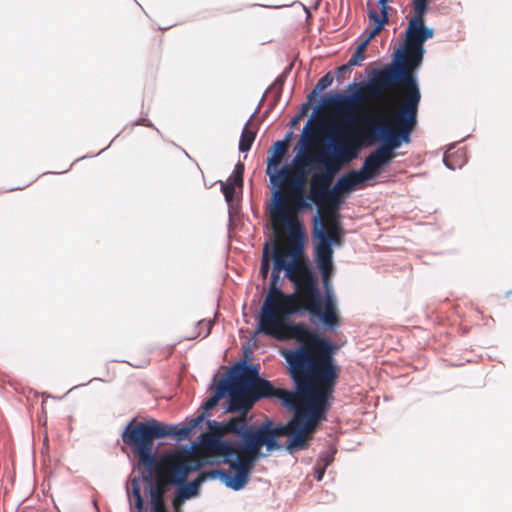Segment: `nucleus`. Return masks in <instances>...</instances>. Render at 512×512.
Masks as SVG:
<instances>
[{
  "label": "nucleus",
  "mask_w": 512,
  "mask_h": 512,
  "mask_svg": "<svg viewBox=\"0 0 512 512\" xmlns=\"http://www.w3.org/2000/svg\"><path fill=\"white\" fill-rule=\"evenodd\" d=\"M112 142H113V140H112L110 143H112ZM110 145H111V144H109L107 147L103 148V149H102L100 152H98L97 154L92 155L91 157H95V156L100 155L102 152L106 151V150L109 148V146H110Z\"/></svg>",
  "instance_id": "nucleus-41"
},
{
  "label": "nucleus",
  "mask_w": 512,
  "mask_h": 512,
  "mask_svg": "<svg viewBox=\"0 0 512 512\" xmlns=\"http://www.w3.org/2000/svg\"><path fill=\"white\" fill-rule=\"evenodd\" d=\"M239 332H240V336H241V338H242V337H243V335H242V334L244 333L243 329H240V331H239Z\"/></svg>",
  "instance_id": "nucleus-45"
},
{
  "label": "nucleus",
  "mask_w": 512,
  "mask_h": 512,
  "mask_svg": "<svg viewBox=\"0 0 512 512\" xmlns=\"http://www.w3.org/2000/svg\"><path fill=\"white\" fill-rule=\"evenodd\" d=\"M245 166L241 161L234 166L233 172L225 181H217L220 184V190L224 195L228 206V228H236L240 220V201L243 190V174Z\"/></svg>",
  "instance_id": "nucleus-14"
},
{
  "label": "nucleus",
  "mask_w": 512,
  "mask_h": 512,
  "mask_svg": "<svg viewBox=\"0 0 512 512\" xmlns=\"http://www.w3.org/2000/svg\"><path fill=\"white\" fill-rule=\"evenodd\" d=\"M158 468L159 462H157V465L143 467L142 470V479L143 482H145L148 486V493L150 498H152V495L155 493L158 494L157 496H159V498H164V493L166 491L164 486L159 485V483H153V472Z\"/></svg>",
  "instance_id": "nucleus-21"
},
{
  "label": "nucleus",
  "mask_w": 512,
  "mask_h": 512,
  "mask_svg": "<svg viewBox=\"0 0 512 512\" xmlns=\"http://www.w3.org/2000/svg\"><path fill=\"white\" fill-rule=\"evenodd\" d=\"M390 112L383 115H375L365 119L366 124L370 127L367 132L364 131H345L343 134L345 136V141L340 143L336 147V153L333 157L329 158L327 163H332L333 166L340 164H346L351 162L353 159L357 157L358 149L363 144V139L366 137H371L376 140L372 135L373 129L379 125H388L393 127V124L387 119V115Z\"/></svg>",
  "instance_id": "nucleus-13"
},
{
  "label": "nucleus",
  "mask_w": 512,
  "mask_h": 512,
  "mask_svg": "<svg viewBox=\"0 0 512 512\" xmlns=\"http://www.w3.org/2000/svg\"><path fill=\"white\" fill-rule=\"evenodd\" d=\"M206 424H207V428L210 431H214V432H218V433H221L223 431L229 432L230 425H231V424H229V420L228 421H217V420H211V419H207Z\"/></svg>",
  "instance_id": "nucleus-26"
},
{
  "label": "nucleus",
  "mask_w": 512,
  "mask_h": 512,
  "mask_svg": "<svg viewBox=\"0 0 512 512\" xmlns=\"http://www.w3.org/2000/svg\"><path fill=\"white\" fill-rule=\"evenodd\" d=\"M134 126H146L155 129L158 133L160 131L154 126V124L148 118H139L134 123Z\"/></svg>",
  "instance_id": "nucleus-34"
},
{
  "label": "nucleus",
  "mask_w": 512,
  "mask_h": 512,
  "mask_svg": "<svg viewBox=\"0 0 512 512\" xmlns=\"http://www.w3.org/2000/svg\"><path fill=\"white\" fill-rule=\"evenodd\" d=\"M288 149V144L285 141H277L273 147V155L268 160L267 173L271 174L272 167H277Z\"/></svg>",
  "instance_id": "nucleus-23"
},
{
  "label": "nucleus",
  "mask_w": 512,
  "mask_h": 512,
  "mask_svg": "<svg viewBox=\"0 0 512 512\" xmlns=\"http://www.w3.org/2000/svg\"><path fill=\"white\" fill-rule=\"evenodd\" d=\"M212 325H213V321H211V320H199L197 322V327L199 328V332L196 335V337L197 336H202V338L207 337L211 332ZM194 338H195V336L190 337V339H194Z\"/></svg>",
  "instance_id": "nucleus-28"
},
{
  "label": "nucleus",
  "mask_w": 512,
  "mask_h": 512,
  "mask_svg": "<svg viewBox=\"0 0 512 512\" xmlns=\"http://www.w3.org/2000/svg\"><path fill=\"white\" fill-rule=\"evenodd\" d=\"M215 465H228V469L217 468L208 471L209 480H220L227 488L234 491L243 489L248 481L256 460L227 453H214Z\"/></svg>",
  "instance_id": "nucleus-12"
},
{
  "label": "nucleus",
  "mask_w": 512,
  "mask_h": 512,
  "mask_svg": "<svg viewBox=\"0 0 512 512\" xmlns=\"http://www.w3.org/2000/svg\"><path fill=\"white\" fill-rule=\"evenodd\" d=\"M364 58L365 57L362 53H358L355 51L352 57L349 59V61L346 64L342 65V69H346L345 67H354L360 65Z\"/></svg>",
  "instance_id": "nucleus-33"
},
{
  "label": "nucleus",
  "mask_w": 512,
  "mask_h": 512,
  "mask_svg": "<svg viewBox=\"0 0 512 512\" xmlns=\"http://www.w3.org/2000/svg\"><path fill=\"white\" fill-rule=\"evenodd\" d=\"M388 6L387 4H384V6H381V11L378 12L375 9H371L368 12V16L371 21L374 22L375 26L371 30H366L367 36L366 38L357 46L356 52L362 53L364 55V52L367 49L368 44L370 41L378 35L381 30L384 28V26L388 23V12H387Z\"/></svg>",
  "instance_id": "nucleus-19"
},
{
  "label": "nucleus",
  "mask_w": 512,
  "mask_h": 512,
  "mask_svg": "<svg viewBox=\"0 0 512 512\" xmlns=\"http://www.w3.org/2000/svg\"><path fill=\"white\" fill-rule=\"evenodd\" d=\"M208 471H201L196 478L191 481L188 480H170L169 483L173 486V498L171 504L177 510L187 500L196 498L200 495L201 486L204 482L209 480Z\"/></svg>",
  "instance_id": "nucleus-15"
},
{
  "label": "nucleus",
  "mask_w": 512,
  "mask_h": 512,
  "mask_svg": "<svg viewBox=\"0 0 512 512\" xmlns=\"http://www.w3.org/2000/svg\"><path fill=\"white\" fill-rule=\"evenodd\" d=\"M169 437L168 426L154 418L136 422L135 418L124 427L121 438L130 447L139 467L157 465V447L154 440Z\"/></svg>",
  "instance_id": "nucleus-9"
},
{
  "label": "nucleus",
  "mask_w": 512,
  "mask_h": 512,
  "mask_svg": "<svg viewBox=\"0 0 512 512\" xmlns=\"http://www.w3.org/2000/svg\"><path fill=\"white\" fill-rule=\"evenodd\" d=\"M310 124H311V121H309V122L306 124V126L304 127V130H303V133H304V139H303V141H305V142L308 140V138H309V137H314V136H315V133H316L315 129H313V130H312V131H310V132H308V131H307V128H308V126H309Z\"/></svg>",
  "instance_id": "nucleus-38"
},
{
  "label": "nucleus",
  "mask_w": 512,
  "mask_h": 512,
  "mask_svg": "<svg viewBox=\"0 0 512 512\" xmlns=\"http://www.w3.org/2000/svg\"><path fill=\"white\" fill-rule=\"evenodd\" d=\"M209 413L202 412L198 416L190 419L186 424H167L169 437L177 442H181L190 438L191 434L203 427V423L207 420Z\"/></svg>",
  "instance_id": "nucleus-17"
},
{
  "label": "nucleus",
  "mask_w": 512,
  "mask_h": 512,
  "mask_svg": "<svg viewBox=\"0 0 512 512\" xmlns=\"http://www.w3.org/2000/svg\"><path fill=\"white\" fill-rule=\"evenodd\" d=\"M333 82V76L331 73H327L324 76H322L319 81L317 82L314 92H321L325 90L328 86H330Z\"/></svg>",
  "instance_id": "nucleus-29"
},
{
  "label": "nucleus",
  "mask_w": 512,
  "mask_h": 512,
  "mask_svg": "<svg viewBox=\"0 0 512 512\" xmlns=\"http://www.w3.org/2000/svg\"><path fill=\"white\" fill-rule=\"evenodd\" d=\"M87 156H84V157H81V158H77L72 164L69 165V167L63 171V173L67 172L70 168H72L73 164L81 159H84L86 158Z\"/></svg>",
  "instance_id": "nucleus-40"
},
{
  "label": "nucleus",
  "mask_w": 512,
  "mask_h": 512,
  "mask_svg": "<svg viewBox=\"0 0 512 512\" xmlns=\"http://www.w3.org/2000/svg\"><path fill=\"white\" fill-rule=\"evenodd\" d=\"M430 0H412V8L415 14H426Z\"/></svg>",
  "instance_id": "nucleus-30"
},
{
  "label": "nucleus",
  "mask_w": 512,
  "mask_h": 512,
  "mask_svg": "<svg viewBox=\"0 0 512 512\" xmlns=\"http://www.w3.org/2000/svg\"><path fill=\"white\" fill-rule=\"evenodd\" d=\"M338 170V165L333 166L332 163H326L325 171L316 172L312 175L310 196L316 204H319L321 198L331 190L330 186Z\"/></svg>",
  "instance_id": "nucleus-16"
},
{
  "label": "nucleus",
  "mask_w": 512,
  "mask_h": 512,
  "mask_svg": "<svg viewBox=\"0 0 512 512\" xmlns=\"http://www.w3.org/2000/svg\"><path fill=\"white\" fill-rule=\"evenodd\" d=\"M346 69H342V66L338 67L337 70H336V77L338 80H341L342 78H344V75L346 73H349L351 71V68L352 67H345Z\"/></svg>",
  "instance_id": "nucleus-37"
},
{
  "label": "nucleus",
  "mask_w": 512,
  "mask_h": 512,
  "mask_svg": "<svg viewBox=\"0 0 512 512\" xmlns=\"http://www.w3.org/2000/svg\"><path fill=\"white\" fill-rule=\"evenodd\" d=\"M260 331L279 340L293 339L301 343L300 347L283 352L295 388L333 400L339 367L333 358L335 347L330 341L319 337L302 323H288L275 315L261 318L258 333Z\"/></svg>",
  "instance_id": "nucleus-2"
},
{
  "label": "nucleus",
  "mask_w": 512,
  "mask_h": 512,
  "mask_svg": "<svg viewBox=\"0 0 512 512\" xmlns=\"http://www.w3.org/2000/svg\"><path fill=\"white\" fill-rule=\"evenodd\" d=\"M262 101H263V98L261 99V101H260V102H262ZM260 104H261V103H258V104H257L258 109L260 108Z\"/></svg>",
  "instance_id": "nucleus-46"
},
{
  "label": "nucleus",
  "mask_w": 512,
  "mask_h": 512,
  "mask_svg": "<svg viewBox=\"0 0 512 512\" xmlns=\"http://www.w3.org/2000/svg\"><path fill=\"white\" fill-rule=\"evenodd\" d=\"M288 255L285 241L276 240L271 256L268 244L263 248L261 274L266 279L273 262L269 293L265 301V312L262 315H275L278 318L300 311L309 312L312 316L319 312L316 298L317 291L311 276L303 269H296L292 257Z\"/></svg>",
  "instance_id": "nucleus-4"
},
{
  "label": "nucleus",
  "mask_w": 512,
  "mask_h": 512,
  "mask_svg": "<svg viewBox=\"0 0 512 512\" xmlns=\"http://www.w3.org/2000/svg\"><path fill=\"white\" fill-rule=\"evenodd\" d=\"M255 306H256V294L253 295L251 302H250L251 316L254 317V319L256 320V309H254Z\"/></svg>",
  "instance_id": "nucleus-39"
},
{
  "label": "nucleus",
  "mask_w": 512,
  "mask_h": 512,
  "mask_svg": "<svg viewBox=\"0 0 512 512\" xmlns=\"http://www.w3.org/2000/svg\"><path fill=\"white\" fill-rule=\"evenodd\" d=\"M155 473V477L153 478V483H159V485H162L165 487L166 480L161 472L160 467L156 469L153 474Z\"/></svg>",
  "instance_id": "nucleus-35"
},
{
  "label": "nucleus",
  "mask_w": 512,
  "mask_h": 512,
  "mask_svg": "<svg viewBox=\"0 0 512 512\" xmlns=\"http://www.w3.org/2000/svg\"><path fill=\"white\" fill-rule=\"evenodd\" d=\"M260 399L278 400L287 410L293 412V417L286 424L275 428L258 426V458L263 446L269 451L280 447L277 443L279 436L288 438L285 447L291 454L308 449L319 424L327 419L332 402L297 389L290 391L275 387L270 381L258 376V400Z\"/></svg>",
  "instance_id": "nucleus-3"
},
{
  "label": "nucleus",
  "mask_w": 512,
  "mask_h": 512,
  "mask_svg": "<svg viewBox=\"0 0 512 512\" xmlns=\"http://www.w3.org/2000/svg\"><path fill=\"white\" fill-rule=\"evenodd\" d=\"M271 181L281 189V191L276 192L275 203L270 209L272 227L276 238H282L285 231L289 233V236L302 234L296 213L304 206V200L300 189L293 186L295 183L293 170L286 166L278 174L271 175Z\"/></svg>",
  "instance_id": "nucleus-8"
},
{
  "label": "nucleus",
  "mask_w": 512,
  "mask_h": 512,
  "mask_svg": "<svg viewBox=\"0 0 512 512\" xmlns=\"http://www.w3.org/2000/svg\"><path fill=\"white\" fill-rule=\"evenodd\" d=\"M197 447H201L203 449H206L201 443H200V435L197 437L196 441L181 444L178 445L171 453L170 455L173 457H182V456H190L195 453V450Z\"/></svg>",
  "instance_id": "nucleus-24"
},
{
  "label": "nucleus",
  "mask_w": 512,
  "mask_h": 512,
  "mask_svg": "<svg viewBox=\"0 0 512 512\" xmlns=\"http://www.w3.org/2000/svg\"><path fill=\"white\" fill-rule=\"evenodd\" d=\"M389 0H379V5L384 6V4H387Z\"/></svg>",
  "instance_id": "nucleus-43"
},
{
  "label": "nucleus",
  "mask_w": 512,
  "mask_h": 512,
  "mask_svg": "<svg viewBox=\"0 0 512 512\" xmlns=\"http://www.w3.org/2000/svg\"><path fill=\"white\" fill-rule=\"evenodd\" d=\"M208 465H215L214 457H204L184 461L175 465L170 470V480H187V477L194 472H201L202 468Z\"/></svg>",
  "instance_id": "nucleus-18"
},
{
  "label": "nucleus",
  "mask_w": 512,
  "mask_h": 512,
  "mask_svg": "<svg viewBox=\"0 0 512 512\" xmlns=\"http://www.w3.org/2000/svg\"><path fill=\"white\" fill-rule=\"evenodd\" d=\"M317 205L318 212L313 218V238L316 242L334 243V246L341 247L344 230L339 214L340 193L332 188Z\"/></svg>",
  "instance_id": "nucleus-11"
},
{
  "label": "nucleus",
  "mask_w": 512,
  "mask_h": 512,
  "mask_svg": "<svg viewBox=\"0 0 512 512\" xmlns=\"http://www.w3.org/2000/svg\"><path fill=\"white\" fill-rule=\"evenodd\" d=\"M93 381H103V380H102L101 378H99V377H93V378H92V379H90L87 383L78 384V385L73 386L72 388H70V389L65 393V395L60 396V397L52 396L51 394H49V393H47V392H43V393H42V396H43V397H45V398H52V399L62 400V399H63L67 394H69L71 391L76 390V389H78V388H80V387H83V386H85V385H87V384H89V383H91V382H93Z\"/></svg>",
  "instance_id": "nucleus-32"
},
{
  "label": "nucleus",
  "mask_w": 512,
  "mask_h": 512,
  "mask_svg": "<svg viewBox=\"0 0 512 512\" xmlns=\"http://www.w3.org/2000/svg\"><path fill=\"white\" fill-rule=\"evenodd\" d=\"M158 494L152 495L150 498V512H169L166 508L164 498H159Z\"/></svg>",
  "instance_id": "nucleus-27"
},
{
  "label": "nucleus",
  "mask_w": 512,
  "mask_h": 512,
  "mask_svg": "<svg viewBox=\"0 0 512 512\" xmlns=\"http://www.w3.org/2000/svg\"><path fill=\"white\" fill-rule=\"evenodd\" d=\"M230 430L237 439H227L220 434L202 432L200 443L211 453H227L256 460V422L247 424L236 417L229 419Z\"/></svg>",
  "instance_id": "nucleus-10"
},
{
  "label": "nucleus",
  "mask_w": 512,
  "mask_h": 512,
  "mask_svg": "<svg viewBox=\"0 0 512 512\" xmlns=\"http://www.w3.org/2000/svg\"><path fill=\"white\" fill-rule=\"evenodd\" d=\"M425 14H415L410 18L405 35L404 50L395 66L378 71L369 84L360 85L350 95L337 94L325 100V105L341 113L345 123H353L358 111L366 104L376 100L382 92L392 87L401 88L398 105L392 116L417 124L418 106L421 93L417 85L414 70L422 63L423 44L433 37V30L425 26Z\"/></svg>",
  "instance_id": "nucleus-1"
},
{
  "label": "nucleus",
  "mask_w": 512,
  "mask_h": 512,
  "mask_svg": "<svg viewBox=\"0 0 512 512\" xmlns=\"http://www.w3.org/2000/svg\"><path fill=\"white\" fill-rule=\"evenodd\" d=\"M288 248V255L292 257L296 269L303 268L312 278L315 289L317 291L316 305L319 309L315 313L324 326L328 329H333L339 324L340 316L337 309V300L332 286V272H333V246L334 243H321L315 244V261L322 275V284L324 288V298L321 299V293L318 287V279L309 267V264L304 256V247L302 243V234L290 235L285 240Z\"/></svg>",
  "instance_id": "nucleus-7"
},
{
  "label": "nucleus",
  "mask_w": 512,
  "mask_h": 512,
  "mask_svg": "<svg viewBox=\"0 0 512 512\" xmlns=\"http://www.w3.org/2000/svg\"><path fill=\"white\" fill-rule=\"evenodd\" d=\"M246 343L242 345V357L232 365L226 367V371L217 380L213 376L211 386L212 394L206 398L200 408L209 413L219 401L226 398V413H240L246 415L256 403V364L252 348L256 347V327L248 329Z\"/></svg>",
  "instance_id": "nucleus-5"
},
{
  "label": "nucleus",
  "mask_w": 512,
  "mask_h": 512,
  "mask_svg": "<svg viewBox=\"0 0 512 512\" xmlns=\"http://www.w3.org/2000/svg\"><path fill=\"white\" fill-rule=\"evenodd\" d=\"M443 161L449 169L455 170L457 167H461L464 163V152L459 150L450 153L448 151L444 154Z\"/></svg>",
  "instance_id": "nucleus-25"
},
{
  "label": "nucleus",
  "mask_w": 512,
  "mask_h": 512,
  "mask_svg": "<svg viewBox=\"0 0 512 512\" xmlns=\"http://www.w3.org/2000/svg\"><path fill=\"white\" fill-rule=\"evenodd\" d=\"M325 470H326V468L322 467V465L320 463H316L314 471H315V478L317 481H321L323 479Z\"/></svg>",
  "instance_id": "nucleus-36"
},
{
  "label": "nucleus",
  "mask_w": 512,
  "mask_h": 512,
  "mask_svg": "<svg viewBox=\"0 0 512 512\" xmlns=\"http://www.w3.org/2000/svg\"><path fill=\"white\" fill-rule=\"evenodd\" d=\"M335 453H336V450L333 448H330L329 451L320 455L317 463H320L322 465V467L327 468L334 461Z\"/></svg>",
  "instance_id": "nucleus-31"
},
{
  "label": "nucleus",
  "mask_w": 512,
  "mask_h": 512,
  "mask_svg": "<svg viewBox=\"0 0 512 512\" xmlns=\"http://www.w3.org/2000/svg\"><path fill=\"white\" fill-rule=\"evenodd\" d=\"M251 210H252L253 216L256 217V207L254 206L253 203L251 204Z\"/></svg>",
  "instance_id": "nucleus-42"
},
{
  "label": "nucleus",
  "mask_w": 512,
  "mask_h": 512,
  "mask_svg": "<svg viewBox=\"0 0 512 512\" xmlns=\"http://www.w3.org/2000/svg\"><path fill=\"white\" fill-rule=\"evenodd\" d=\"M300 116H296L293 120H292V124L295 125L298 120H299Z\"/></svg>",
  "instance_id": "nucleus-44"
},
{
  "label": "nucleus",
  "mask_w": 512,
  "mask_h": 512,
  "mask_svg": "<svg viewBox=\"0 0 512 512\" xmlns=\"http://www.w3.org/2000/svg\"><path fill=\"white\" fill-rule=\"evenodd\" d=\"M143 481L142 474L131 479V486L126 485V495L129 501L130 509H132L131 497L134 499V508L136 512H147L144 499L141 494L140 483Z\"/></svg>",
  "instance_id": "nucleus-20"
},
{
  "label": "nucleus",
  "mask_w": 512,
  "mask_h": 512,
  "mask_svg": "<svg viewBox=\"0 0 512 512\" xmlns=\"http://www.w3.org/2000/svg\"><path fill=\"white\" fill-rule=\"evenodd\" d=\"M387 119L393 124V127L379 125L372 131V135L381 145L365 158L360 170H352L344 174L334 185L333 188L340 194L350 192L358 184L376 177L381 168L388 165L397 156L396 150L403 143L411 142L415 124L401 120L398 116H392V113L387 115Z\"/></svg>",
  "instance_id": "nucleus-6"
},
{
  "label": "nucleus",
  "mask_w": 512,
  "mask_h": 512,
  "mask_svg": "<svg viewBox=\"0 0 512 512\" xmlns=\"http://www.w3.org/2000/svg\"><path fill=\"white\" fill-rule=\"evenodd\" d=\"M256 118V109L251 113L249 120L245 123L239 139L238 149L241 153L248 152L255 139V132L248 128L250 121Z\"/></svg>",
  "instance_id": "nucleus-22"
}]
</instances>
